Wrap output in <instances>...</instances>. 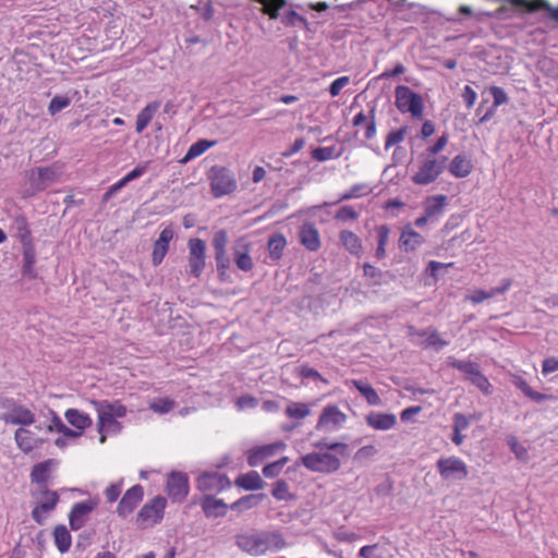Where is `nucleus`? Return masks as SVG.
<instances>
[{
  "mask_svg": "<svg viewBox=\"0 0 558 558\" xmlns=\"http://www.w3.org/2000/svg\"><path fill=\"white\" fill-rule=\"evenodd\" d=\"M149 161L138 163L133 170L123 177L126 183L141 178L148 169Z\"/></svg>",
  "mask_w": 558,
  "mask_h": 558,
  "instance_id": "obj_63",
  "label": "nucleus"
},
{
  "mask_svg": "<svg viewBox=\"0 0 558 558\" xmlns=\"http://www.w3.org/2000/svg\"><path fill=\"white\" fill-rule=\"evenodd\" d=\"M189 477L182 472H171L167 478L166 492L173 502H181L189 494Z\"/></svg>",
  "mask_w": 558,
  "mask_h": 558,
  "instance_id": "obj_9",
  "label": "nucleus"
},
{
  "mask_svg": "<svg viewBox=\"0 0 558 558\" xmlns=\"http://www.w3.org/2000/svg\"><path fill=\"white\" fill-rule=\"evenodd\" d=\"M359 556L362 558H385V549L378 544L363 546Z\"/></svg>",
  "mask_w": 558,
  "mask_h": 558,
  "instance_id": "obj_53",
  "label": "nucleus"
},
{
  "mask_svg": "<svg viewBox=\"0 0 558 558\" xmlns=\"http://www.w3.org/2000/svg\"><path fill=\"white\" fill-rule=\"evenodd\" d=\"M271 494L277 500H289L292 498L289 493V485L283 480H279L274 484Z\"/></svg>",
  "mask_w": 558,
  "mask_h": 558,
  "instance_id": "obj_55",
  "label": "nucleus"
},
{
  "mask_svg": "<svg viewBox=\"0 0 558 558\" xmlns=\"http://www.w3.org/2000/svg\"><path fill=\"white\" fill-rule=\"evenodd\" d=\"M492 298H494L492 289L489 291L474 290L471 294L465 296V300L473 304H478Z\"/></svg>",
  "mask_w": 558,
  "mask_h": 558,
  "instance_id": "obj_60",
  "label": "nucleus"
},
{
  "mask_svg": "<svg viewBox=\"0 0 558 558\" xmlns=\"http://www.w3.org/2000/svg\"><path fill=\"white\" fill-rule=\"evenodd\" d=\"M235 485L245 490H257L263 488L264 481L256 471H251L238 476Z\"/></svg>",
  "mask_w": 558,
  "mask_h": 558,
  "instance_id": "obj_35",
  "label": "nucleus"
},
{
  "mask_svg": "<svg viewBox=\"0 0 558 558\" xmlns=\"http://www.w3.org/2000/svg\"><path fill=\"white\" fill-rule=\"evenodd\" d=\"M96 507L97 501L93 499L75 502L69 513V524L71 530L78 531L82 529Z\"/></svg>",
  "mask_w": 558,
  "mask_h": 558,
  "instance_id": "obj_11",
  "label": "nucleus"
},
{
  "mask_svg": "<svg viewBox=\"0 0 558 558\" xmlns=\"http://www.w3.org/2000/svg\"><path fill=\"white\" fill-rule=\"evenodd\" d=\"M11 230L14 231L22 245L34 242L28 221L24 215H17L13 218Z\"/></svg>",
  "mask_w": 558,
  "mask_h": 558,
  "instance_id": "obj_28",
  "label": "nucleus"
},
{
  "mask_svg": "<svg viewBox=\"0 0 558 558\" xmlns=\"http://www.w3.org/2000/svg\"><path fill=\"white\" fill-rule=\"evenodd\" d=\"M71 99L68 96H54L48 107V112L51 116L57 114L61 110L70 106Z\"/></svg>",
  "mask_w": 558,
  "mask_h": 558,
  "instance_id": "obj_54",
  "label": "nucleus"
},
{
  "mask_svg": "<svg viewBox=\"0 0 558 558\" xmlns=\"http://www.w3.org/2000/svg\"><path fill=\"white\" fill-rule=\"evenodd\" d=\"M371 192L368 186L363 183L354 184L348 192L343 193L338 202L349 201L351 198H357L363 195H366Z\"/></svg>",
  "mask_w": 558,
  "mask_h": 558,
  "instance_id": "obj_49",
  "label": "nucleus"
},
{
  "mask_svg": "<svg viewBox=\"0 0 558 558\" xmlns=\"http://www.w3.org/2000/svg\"><path fill=\"white\" fill-rule=\"evenodd\" d=\"M310 412L311 411L308 405L301 402H292L286 409L287 416H289L290 418L298 420L306 417L307 415H310Z\"/></svg>",
  "mask_w": 558,
  "mask_h": 558,
  "instance_id": "obj_45",
  "label": "nucleus"
},
{
  "mask_svg": "<svg viewBox=\"0 0 558 558\" xmlns=\"http://www.w3.org/2000/svg\"><path fill=\"white\" fill-rule=\"evenodd\" d=\"M243 247L245 248L244 252H240L238 250L234 251V262L239 269L250 271L254 266L253 259L248 253L247 244H243Z\"/></svg>",
  "mask_w": 558,
  "mask_h": 558,
  "instance_id": "obj_44",
  "label": "nucleus"
},
{
  "mask_svg": "<svg viewBox=\"0 0 558 558\" xmlns=\"http://www.w3.org/2000/svg\"><path fill=\"white\" fill-rule=\"evenodd\" d=\"M227 244H228L227 231L225 229L218 230L214 234V239H213V246L215 248V253L226 252Z\"/></svg>",
  "mask_w": 558,
  "mask_h": 558,
  "instance_id": "obj_56",
  "label": "nucleus"
},
{
  "mask_svg": "<svg viewBox=\"0 0 558 558\" xmlns=\"http://www.w3.org/2000/svg\"><path fill=\"white\" fill-rule=\"evenodd\" d=\"M341 153L336 150V147H317L312 151V156L317 161H326L340 157Z\"/></svg>",
  "mask_w": 558,
  "mask_h": 558,
  "instance_id": "obj_47",
  "label": "nucleus"
},
{
  "mask_svg": "<svg viewBox=\"0 0 558 558\" xmlns=\"http://www.w3.org/2000/svg\"><path fill=\"white\" fill-rule=\"evenodd\" d=\"M144 498V488L136 484L129 488L122 496L117 507V513L121 518H126L141 504Z\"/></svg>",
  "mask_w": 558,
  "mask_h": 558,
  "instance_id": "obj_13",
  "label": "nucleus"
},
{
  "mask_svg": "<svg viewBox=\"0 0 558 558\" xmlns=\"http://www.w3.org/2000/svg\"><path fill=\"white\" fill-rule=\"evenodd\" d=\"M339 240L343 247L352 255L360 256L363 251L361 239L350 230H342Z\"/></svg>",
  "mask_w": 558,
  "mask_h": 558,
  "instance_id": "obj_31",
  "label": "nucleus"
},
{
  "mask_svg": "<svg viewBox=\"0 0 558 558\" xmlns=\"http://www.w3.org/2000/svg\"><path fill=\"white\" fill-rule=\"evenodd\" d=\"M0 420L10 425L29 426L35 423V414L19 402L12 412L2 413Z\"/></svg>",
  "mask_w": 558,
  "mask_h": 558,
  "instance_id": "obj_15",
  "label": "nucleus"
},
{
  "mask_svg": "<svg viewBox=\"0 0 558 558\" xmlns=\"http://www.w3.org/2000/svg\"><path fill=\"white\" fill-rule=\"evenodd\" d=\"M23 265H35L36 264V248L34 242L23 244Z\"/></svg>",
  "mask_w": 558,
  "mask_h": 558,
  "instance_id": "obj_62",
  "label": "nucleus"
},
{
  "mask_svg": "<svg viewBox=\"0 0 558 558\" xmlns=\"http://www.w3.org/2000/svg\"><path fill=\"white\" fill-rule=\"evenodd\" d=\"M409 335L411 337H418V338H425L422 342L418 344L423 348H434L436 351H440L442 348L447 347L449 344V341L442 339L439 335V332L436 329H423L417 330L413 326L409 327Z\"/></svg>",
  "mask_w": 558,
  "mask_h": 558,
  "instance_id": "obj_17",
  "label": "nucleus"
},
{
  "mask_svg": "<svg viewBox=\"0 0 558 558\" xmlns=\"http://www.w3.org/2000/svg\"><path fill=\"white\" fill-rule=\"evenodd\" d=\"M418 170L412 175V182L416 185H428L435 182L447 168L446 156L429 157L421 155Z\"/></svg>",
  "mask_w": 558,
  "mask_h": 558,
  "instance_id": "obj_2",
  "label": "nucleus"
},
{
  "mask_svg": "<svg viewBox=\"0 0 558 558\" xmlns=\"http://www.w3.org/2000/svg\"><path fill=\"white\" fill-rule=\"evenodd\" d=\"M167 500L162 496H156L150 501L145 504L137 513V521L151 524L159 523L165 513Z\"/></svg>",
  "mask_w": 558,
  "mask_h": 558,
  "instance_id": "obj_10",
  "label": "nucleus"
},
{
  "mask_svg": "<svg viewBox=\"0 0 558 558\" xmlns=\"http://www.w3.org/2000/svg\"><path fill=\"white\" fill-rule=\"evenodd\" d=\"M436 469L445 482H460L469 476L466 463L456 456L439 458L436 462Z\"/></svg>",
  "mask_w": 558,
  "mask_h": 558,
  "instance_id": "obj_6",
  "label": "nucleus"
},
{
  "mask_svg": "<svg viewBox=\"0 0 558 558\" xmlns=\"http://www.w3.org/2000/svg\"><path fill=\"white\" fill-rule=\"evenodd\" d=\"M189 267L190 274L195 278H198L204 268L206 260V243L202 239H190L189 240Z\"/></svg>",
  "mask_w": 558,
  "mask_h": 558,
  "instance_id": "obj_8",
  "label": "nucleus"
},
{
  "mask_svg": "<svg viewBox=\"0 0 558 558\" xmlns=\"http://www.w3.org/2000/svg\"><path fill=\"white\" fill-rule=\"evenodd\" d=\"M407 132H408V126H401L398 130L389 132L386 137L385 149H389L393 145H397V144L403 142L405 138Z\"/></svg>",
  "mask_w": 558,
  "mask_h": 558,
  "instance_id": "obj_52",
  "label": "nucleus"
},
{
  "mask_svg": "<svg viewBox=\"0 0 558 558\" xmlns=\"http://www.w3.org/2000/svg\"><path fill=\"white\" fill-rule=\"evenodd\" d=\"M235 544L242 551L251 556L276 553L288 546L283 534L278 530L240 534L235 538Z\"/></svg>",
  "mask_w": 558,
  "mask_h": 558,
  "instance_id": "obj_1",
  "label": "nucleus"
},
{
  "mask_svg": "<svg viewBox=\"0 0 558 558\" xmlns=\"http://www.w3.org/2000/svg\"><path fill=\"white\" fill-rule=\"evenodd\" d=\"M313 447L316 449H328L337 451L341 456H348V445L342 442H328L326 440H319L316 442H313Z\"/></svg>",
  "mask_w": 558,
  "mask_h": 558,
  "instance_id": "obj_51",
  "label": "nucleus"
},
{
  "mask_svg": "<svg viewBox=\"0 0 558 558\" xmlns=\"http://www.w3.org/2000/svg\"><path fill=\"white\" fill-rule=\"evenodd\" d=\"M267 246L270 258L278 260L282 257L287 240L282 233H275L269 238Z\"/></svg>",
  "mask_w": 558,
  "mask_h": 558,
  "instance_id": "obj_38",
  "label": "nucleus"
},
{
  "mask_svg": "<svg viewBox=\"0 0 558 558\" xmlns=\"http://www.w3.org/2000/svg\"><path fill=\"white\" fill-rule=\"evenodd\" d=\"M64 416L69 424H71L74 428L81 429L83 432L89 427L93 422L88 414L81 412L77 409H68L64 413Z\"/></svg>",
  "mask_w": 558,
  "mask_h": 558,
  "instance_id": "obj_33",
  "label": "nucleus"
},
{
  "mask_svg": "<svg viewBox=\"0 0 558 558\" xmlns=\"http://www.w3.org/2000/svg\"><path fill=\"white\" fill-rule=\"evenodd\" d=\"M472 161L464 154L454 156L448 166L449 172L458 179L468 177L472 172Z\"/></svg>",
  "mask_w": 558,
  "mask_h": 558,
  "instance_id": "obj_27",
  "label": "nucleus"
},
{
  "mask_svg": "<svg viewBox=\"0 0 558 558\" xmlns=\"http://www.w3.org/2000/svg\"><path fill=\"white\" fill-rule=\"evenodd\" d=\"M301 463L312 472L333 473L341 466L339 458L328 452H311L301 458Z\"/></svg>",
  "mask_w": 558,
  "mask_h": 558,
  "instance_id": "obj_7",
  "label": "nucleus"
},
{
  "mask_svg": "<svg viewBox=\"0 0 558 558\" xmlns=\"http://www.w3.org/2000/svg\"><path fill=\"white\" fill-rule=\"evenodd\" d=\"M511 3L518 8H522L529 12L546 10L553 20L558 22V7L553 8L546 0H511Z\"/></svg>",
  "mask_w": 558,
  "mask_h": 558,
  "instance_id": "obj_26",
  "label": "nucleus"
},
{
  "mask_svg": "<svg viewBox=\"0 0 558 558\" xmlns=\"http://www.w3.org/2000/svg\"><path fill=\"white\" fill-rule=\"evenodd\" d=\"M160 108V101H151L143 108L136 117V133L141 134L153 120L154 116Z\"/></svg>",
  "mask_w": 558,
  "mask_h": 558,
  "instance_id": "obj_29",
  "label": "nucleus"
},
{
  "mask_svg": "<svg viewBox=\"0 0 558 558\" xmlns=\"http://www.w3.org/2000/svg\"><path fill=\"white\" fill-rule=\"evenodd\" d=\"M395 105L401 113H410L413 119L421 120L424 113V102L420 94L409 86L398 85L395 89Z\"/></svg>",
  "mask_w": 558,
  "mask_h": 558,
  "instance_id": "obj_4",
  "label": "nucleus"
},
{
  "mask_svg": "<svg viewBox=\"0 0 558 558\" xmlns=\"http://www.w3.org/2000/svg\"><path fill=\"white\" fill-rule=\"evenodd\" d=\"M216 144V141L198 140L190 146L181 161L183 163L189 162L190 160L203 155L207 149L214 147Z\"/></svg>",
  "mask_w": 558,
  "mask_h": 558,
  "instance_id": "obj_39",
  "label": "nucleus"
},
{
  "mask_svg": "<svg viewBox=\"0 0 558 558\" xmlns=\"http://www.w3.org/2000/svg\"><path fill=\"white\" fill-rule=\"evenodd\" d=\"M36 506L32 510V519L39 525H43L49 512L54 510L60 497L56 490H50L48 486L38 487V490L32 492Z\"/></svg>",
  "mask_w": 558,
  "mask_h": 558,
  "instance_id": "obj_5",
  "label": "nucleus"
},
{
  "mask_svg": "<svg viewBox=\"0 0 558 558\" xmlns=\"http://www.w3.org/2000/svg\"><path fill=\"white\" fill-rule=\"evenodd\" d=\"M363 271L365 277L371 278L373 280L374 284L381 283L384 272L379 268L371 265L369 263H365L363 265Z\"/></svg>",
  "mask_w": 558,
  "mask_h": 558,
  "instance_id": "obj_59",
  "label": "nucleus"
},
{
  "mask_svg": "<svg viewBox=\"0 0 558 558\" xmlns=\"http://www.w3.org/2000/svg\"><path fill=\"white\" fill-rule=\"evenodd\" d=\"M53 539L58 550L68 553L72 545V536L65 525L59 524L53 530Z\"/></svg>",
  "mask_w": 558,
  "mask_h": 558,
  "instance_id": "obj_36",
  "label": "nucleus"
},
{
  "mask_svg": "<svg viewBox=\"0 0 558 558\" xmlns=\"http://www.w3.org/2000/svg\"><path fill=\"white\" fill-rule=\"evenodd\" d=\"M448 197L446 195H434L426 198L424 203V213L432 219L440 216L447 205Z\"/></svg>",
  "mask_w": 558,
  "mask_h": 558,
  "instance_id": "obj_32",
  "label": "nucleus"
},
{
  "mask_svg": "<svg viewBox=\"0 0 558 558\" xmlns=\"http://www.w3.org/2000/svg\"><path fill=\"white\" fill-rule=\"evenodd\" d=\"M510 383L519 389L526 398L536 403H542L547 400H554L551 395L542 393L531 388L527 381L520 375H511Z\"/></svg>",
  "mask_w": 558,
  "mask_h": 558,
  "instance_id": "obj_22",
  "label": "nucleus"
},
{
  "mask_svg": "<svg viewBox=\"0 0 558 558\" xmlns=\"http://www.w3.org/2000/svg\"><path fill=\"white\" fill-rule=\"evenodd\" d=\"M359 217L356 210L349 205L342 206L336 214L335 218L338 220H355Z\"/></svg>",
  "mask_w": 558,
  "mask_h": 558,
  "instance_id": "obj_64",
  "label": "nucleus"
},
{
  "mask_svg": "<svg viewBox=\"0 0 558 558\" xmlns=\"http://www.w3.org/2000/svg\"><path fill=\"white\" fill-rule=\"evenodd\" d=\"M96 411L108 416L122 418L126 415V408L120 401L110 402L108 400L94 401Z\"/></svg>",
  "mask_w": 558,
  "mask_h": 558,
  "instance_id": "obj_30",
  "label": "nucleus"
},
{
  "mask_svg": "<svg viewBox=\"0 0 558 558\" xmlns=\"http://www.w3.org/2000/svg\"><path fill=\"white\" fill-rule=\"evenodd\" d=\"M38 177L33 180V184L37 190H45L50 183L54 182L59 175L54 167L37 168Z\"/></svg>",
  "mask_w": 558,
  "mask_h": 558,
  "instance_id": "obj_34",
  "label": "nucleus"
},
{
  "mask_svg": "<svg viewBox=\"0 0 558 558\" xmlns=\"http://www.w3.org/2000/svg\"><path fill=\"white\" fill-rule=\"evenodd\" d=\"M448 144V135L442 134L437 138V141L429 147L426 148L425 153L423 155L429 156V157H438L437 155L446 147Z\"/></svg>",
  "mask_w": 558,
  "mask_h": 558,
  "instance_id": "obj_57",
  "label": "nucleus"
},
{
  "mask_svg": "<svg viewBox=\"0 0 558 558\" xmlns=\"http://www.w3.org/2000/svg\"><path fill=\"white\" fill-rule=\"evenodd\" d=\"M377 232V247L375 256L377 259H383L386 256V244L389 240L390 228L387 225H381L376 228Z\"/></svg>",
  "mask_w": 558,
  "mask_h": 558,
  "instance_id": "obj_41",
  "label": "nucleus"
},
{
  "mask_svg": "<svg viewBox=\"0 0 558 558\" xmlns=\"http://www.w3.org/2000/svg\"><path fill=\"white\" fill-rule=\"evenodd\" d=\"M173 236V228L171 226H168L161 230L158 239L154 242L151 262L155 266H158L162 263L165 256L169 251V244Z\"/></svg>",
  "mask_w": 558,
  "mask_h": 558,
  "instance_id": "obj_16",
  "label": "nucleus"
},
{
  "mask_svg": "<svg viewBox=\"0 0 558 558\" xmlns=\"http://www.w3.org/2000/svg\"><path fill=\"white\" fill-rule=\"evenodd\" d=\"M54 464V460L48 459L43 462L35 464L31 471V482L38 484L39 487L47 486L50 475L51 466Z\"/></svg>",
  "mask_w": 558,
  "mask_h": 558,
  "instance_id": "obj_25",
  "label": "nucleus"
},
{
  "mask_svg": "<svg viewBox=\"0 0 558 558\" xmlns=\"http://www.w3.org/2000/svg\"><path fill=\"white\" fill-rule=\"evenodd\" d=\"M347 420L344 413H342L336 405H327L324 408L318 422L316 424L317 430L332 432L338 429Z\"/></svg>",
  "mask_w": 558,
  "mask_h": 558,
  "instance_id": "obj_12",
  "label": "nucleus"
},
{
  "mask_svg": "<svg viewBox=\"0 0 558 558\" xmlns=\"http://www.w3.org/2000/svg\"><path fill=\"white\" fill-rule=\"evenodd\" d=\"M14 440L17 448L26 454L43 444V439L35 437L33 432L24 427L15 430Z\"/></svg>",
  "mask_w": 558,
  "mask_h": 558,
  "instance_id": "obj_21",
  "label": "nucleus"
},
{
  "mask_svg": "<svg viewBox=\"0 0 558 558\" xmlns=\"http://www.w3.org/2000/svg\"><path fill=\"white\" fill-rule=\"evenodd\" d=\"M352 385L366 399L369 405L381 404L380 397L369 384L360 379H353Z\"/></svg>",
  "mask_w": 558,
  "mask_h": 558,
  "instance_id": "obj_37",
  "label": "nucleus"
},
{
  "mask_svg": "<svg viewBox=\"0 0 558 558\" xmlns=\"http://www.w3.org/2000/svg\"><path fill=\"white\" fill-rule=\"evenodd\" d=\"M424 236L414 231L410 226H407L400 235L399 247L409 253L415 251L424 243Z\"/></svg>",
  "mask_w": 558,
  "mask_h": 558,
  "instance_id": "obj_24",
  "label": "nucleus"
},
{
  "mask_svg": "<svg viewBox=\"0 0 558 558\" xmlns=\"http://www.w3.org/2000/svg\"><path fill=\"white\" fill-rule=\"evenodd\" d=\"M286 448L282 441L259 446L250 450L247 456V463L250 466L259 465L265 459L272 457L278 450Z\"/></svg>",
  "mask_w": 558,
  "mask_h": 558,
  "instance_id": "obj_19",
  "label": "nucleus"
},
{
  "mask_svg": "<svg viewBox=\"0 0 558 558\" xmlns=\"http://www.w3.org/2000/svg\"><path fill=\"white\" fill-rule=\"evenodd\" d=\"M448 364L452 368L462 372L464 374V379L468 381L471 379V377L476 375L477 372H480L478 364L471 361H461L453 359Z\"/></svg>",
  "mask_w": 558,
  "mask_h": 558,
  "instance_id": "obj_40",
  "label": "nucleus"
},
{
  "mask_svg": "<svg viewBox=\"0 0 558 558\" xmlns=\"http://www.w3.org/2000/svg\"><path fill=\"white\" fill-rule=\"evenodd\" d=\"M507 445L509 446L510 450L517 458L524 459L526 457L527 451H526L525 447L518 441L515 436H513V435L508 436Z\"/></svg>",
  "mask_w": 558,
  "mask_h": 558,
  "instance_id": "obj_58",
  "label": "nucleus"
},
{
  "mask_svg": "<svg viewBox=\"0 0 558 558\" xmlns=\"http://www.w3.org/2000/svg\"><path fill=\"white\" fill-rule=\"evenodd\" d=\"M490 95L493 96L494 102L493 105L495 107H499L504 104H507L509 101V97L507 96L506 92L499 87V86H492L489 88Z\"/></svg>",
  "mask_w": 558,
  "mask_h": 558,
  "instance_id": "obj_61",
  "label": "nucleus"
},
{
  "mask_svg": "<svg viewBox=\"0 0 558 558\" xmlns=\"http://www.w3.org/2000/svg\"><path fill=\"white\" fill-rule=\"evenodd\" d=\"M98 413V432H120L121 424L116 420L117 417L108 416L101 412Z\"/></svg>",
  "mask_w": 558,
  "mask_h": 558,
  "instance_id": "obj_43",
  "label": "nucleus"
},
{
  "mask_svg": "<svg viewBox=\"0 0 558 558\" xmlns=\"http://www.w3.org/2000/svg\"><path fill=\"white\" fill-rule=\"evenodd\" d=\"M264 498L263 494L246 495L239 498L236 501L230 505V509L235 511L248 510L256 507Z\"/></svg>",
  "mask_w": 558,
  "mask_h": 558,
  "instance_id": "obj_42",
  "label": "nucleus"
},
{
  "mask_svg": "<svg viewBox=\"0 0 558 558\" xmlns=\"http://www.w3.org/2000/svg\"><path fill=\"white\" fill-rule=\"evenodd\" d=\"M174 407L175 401L170 398H158L149 404V409L158 414L169 413Z\"/></svg>",
  "mask_w": 558,
  "mask_h": 558,
  "instance_id": "obj_46",
  "label": "nucleus"
},
{
  "mask_svg": "<svg viewBox=\"0 0 558 558\" xmlns=\"http://www.w3.org/2000/svg\"><path fill=\"white\" fill-rule=\"evenodd\" d=\"M472 385H474L477 389H480L485 396L492 395V385L488 378L482 374V372H477L476 375L471 377L469 380Z\"/></svg>",
  "mask_w": 558,
  "mask_h": 558,
  "instance_id": "obj_48",
  "label": "nucleus"
},
{
  "mask_svg": "<svg viewBox=\"0 0 558 558\" xmlns=\"http://www.w3.org/2000/svg\"><path fill=\"white\" fill-rule=\"evenodd\" d=\"M299 240L310 252H317L322 245L319 232L312 222H305L300 227Z\"/></svg>",
  "mask_w": 558,
  "mask_h": 558,
  "instance_id": "obj_18",
  "label": "nucleus"
},
{
  "mask_svg": "<svg viewBox=\"0 0 558 558\" xmlns=\"http://www.w3.org/2000/svg\"><path fill=\"white\" fill-rule=\"evenodd\" d=\"M199 504L207 518H221L227 514V504L222 499H218L213 495H205L201 499Z\"/></svg>",
  "mask_w": 558,
  "mask_h": 558,
  "instance_id": "obj_20",
  "label": "nucleus"
},
{
  "mask_svg": "<svg viewBox=\"0 0 558 558\" xmlns=\"http://www.w3.org/2000/svg\"><path fill=\"white\" fill-rule=\"evenodd\" d=\"M289 461L288 457H283L272 463H269L263 468V474L267 478H274L281 472L284 464Z\"/></svg>",
  "mask_w": 558,
  "mask_h": 558,
  "instance_id": "obj_50",
  "label": "nucleus"
},
{
  "mask_svg": "<svg viewBox=\"0 0 558 558\" xmlns=\"http://www.w3.org/2000/svg\"><path fill=\"white\" fill-rule=\"evenodd\" d=\"M365 421L368 426L376 430H388L397 424V417L391 413L371 412Z\"/></svg>",
  "mask_w": 558,
  "mask_h": 558,
  "instance_id": "obj_23",
  "label": "nucleus"
},
{
  "mask_svg": "<svg viewBox=\"0 0 558 558\" xmlns=\"http://www.w3.org/2000/svg\"><path fill=\"white\" fill-rule=\"evenodd\" d=\"M231 482L226 474L218 472H206L198 476L197 488L201 492H222L230 487Z\"/></svg>",
  "mask_w": 558,
  "mask_h": 558,
  "instance_id": "obj_14",
  "label": "nucleus"
},
{
  "mask_svg": "<svg viewBox=\"0 0 558 558\" xmlns=\"http://www.w3.org/2000/svg\"><path fill=\"white\" fill-rule=\"evenodd\" d=\"M214 197L220 198L233 193L238 187L233 172L223 166H213L207 174Z\"/></svg>",
  "mask_w": 558,
  "mask_h": 558,
  "instance_id": "obj_3",
  "label": "nucleus"
}]
</instances>
